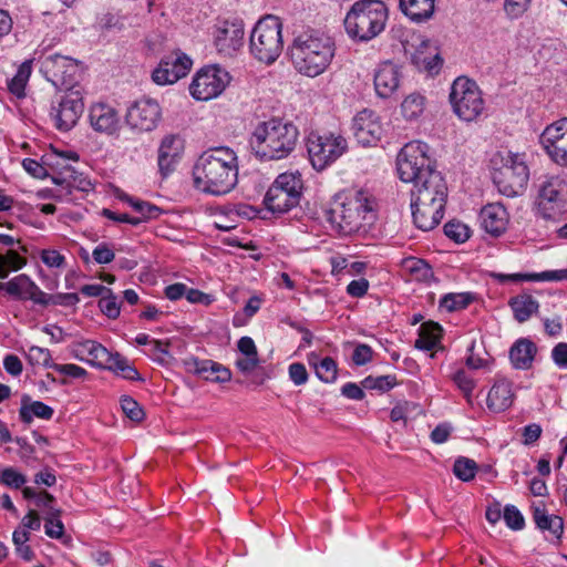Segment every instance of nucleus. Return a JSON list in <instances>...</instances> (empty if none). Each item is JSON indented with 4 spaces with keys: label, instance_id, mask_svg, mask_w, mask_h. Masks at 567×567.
Wrapping results in <instances>:
<instances>
[{
    "label": "nucleus",
    "instance_id": "1",
    "mask_svg": "<svg viewBox=\"0 0 567 567\" xmlns=\"http://www.w3.org/2000/svg\"><path fill=\"white\" fill-rule=\"evenodd\" d=\"M195 187L209 195H226L238 182V164L229 147L205 151L193 167Z\"/></svg>",
    "mask_w": 567,
    "mask_h": 567
},
{
    "label": "nucleus",
    "instance_id": "2",
    "mask_svg": "<svg viewBox=\"0 0 567 567\" xmlns=\"http://www.w3.org/2000/svg\"><path fill=\"white\" fill-rule=\"evenodd\" d=\"M289 54L295 69L300 74L315 78L331 64L336 54V43L324 32L308 30L293 38Z\"/></svg>",
    "mask_w": 567,
    "mask_h": 567
},
{
    "label": "nucleus",
    "instance_id": "3",
    "mask_svg": "<svg viewBox=\"0 0 567 567\" xmlns=\"http://www.w3.org/2000/svg\"><path fill=\"white\" fill-rule=\"evenodd\" d=\"M298 127L279 117L259 122L249 138V146L261 161H279L288 157L296 148Z\"/></svg>",
    "mask_w": 567,
    "mask_h": 567
},
{
    "label": "nucleus",
    "instance_id": "4",
    "mask_svg": "<svg viewBox=\"0 0 567 567\" xmlns=\"http://www.w3.org/2000/svg\"><path fill=\"white\" fill-rule=\"evenodd\" d=\"M375 198L359 190L343 203H338L326 213L327 220L341 235H351L377 218Z\"/></svg>",
    "mask_w": 567,
    "mask_h": 567
},
{
    "label": "nucleus",
    "instance_id": "5",
    "mask_svg": "<svg viewBox=\"0 0 567 567\" xmlns=\"http://www.w3.org/2000/svg\"><path fill=\"white\" fill-rule=\"evenodd\" d=\"M534 214L545 221L558 223L567 213V175L547 173L536 182Z\"/></svg>",
    "mask_w": 567,
    "mask_h": 567
},
{
    "label": "nucleus",
    "instance_id": "6",
    "mask_svg": "<svg viewBox=\"0 0 567 567\" xmlns=\"http://www.w3.org/2000/svg\"><path fill=\"white\" fill-rule=\"evenodd\" d=\"M388 9L379 0L357 1L344 18L346 32L357 42H369L385 28Z\"/></svg>",
    "mask_w": 567,
    "mask_h": 567
},
{
    "label": "nucleus",
    "instance_id": "7",
    "mask_svg": "<svg viewBox=\"0 0 567 567\" xmlns=\"http://www.w3.org/2000/svg\"><path fill=\"white\" fill-rule=\"evenodd\" d=\"M282 24L279 18L268 16L260 19L251 31L249 47L251 54L259 61L271 64L282 52Z\"/></svg>",
    "mask_w": 567,
    "mask_h": 567
},
{
    "label": "nucleus",
    "instance_id": "8",
    "mask_svg": "<svg viewBox=\"0 0 567 567\" xmlns=\"http://www.w3.org/2000/svg\"><path fill=\"white\" fill-rule=\"evenodd\" d=\"M427 144L413 141L406 143L396 157L399 177L404 183H417L434 173L435 162L427 155Z\"/></svg>",
    "mask_w": 567,
    "mask_h": 567
},
{
    "label": "nucleus",
    "instance_id": "9",
    "mask_svg": "<svg viewBox=\"0 0 567 567\" xmlns=\"http://www.w3.org/2000/svg\"><path fill=\"white\" fill-rule=\"evenodd\" d=\"M493 182L499 193L507 197L520 195L529 179V169L523 155L508 154L502 165L494 169Z\"/></svg>",
    "mask_w": 567,
    "mask_h": 567
},
{
    "label": "nucleus",
    "instance_id": "10",
    "mask_svg": "<svg viewBox=\"0 0 567 567\" xmlns=\"http://www.w3.org/2000/svg\"><path fill=\"white\" fill-rule=\"evenodd\" d=\"M450 102L454 113L462 121L476 120L484 111V100L477 84L465 78H457L451 87Z\"/></svg>",
    "mask_w": 567,
    "mask_h": 567
},
{
    "label": "nucleus",
    "instance_id": "11",
    "mask_svg": "<svg viewBox=\"0 0 567 567\" xmlns=\"http://www.w3.org/2000/svg\"><path fill=\"white\" fill-rule=\"evenodd\" d=\"M347 148V141L341 135L310 133L307 138L309 159L317 171H322L336 162Z\"/></svg>",
    "mask_w": 567,
    "mask_h": 567
},
{
    "label": "nucleus",
    "instance_id": "12",
    "mask_svg": "<svg viewBox=\"0 0 567 567\" xmlns=\"http://www.w3.org/2000/svg\"><path fill=\"white\" fill-rule=\"evenodd\" d=\"M229 73L218 65L199 69L189 85L192 96L198 101H209L223 93L229 84Z\"/></svg>",
    "mask_w": 567,
    "mask_h": 567
},
{
    "label": "nucleus",
    "instance_id": "13",
    "mask_svg": "<svg viewBox=\"0 0 567 567\" xmlns=\"http://www.w3.org/2000/svg\"><path fill=\"white\" fill-rule=\"evenodd\" d=\"M41 71L53 86L65 91L74 90L80 73L76 60L60 54L43 58Z\"/></svg>",
    "mask_w": 567,
    "mask_h": 567
},
{
    "label": "nucleus",
    "instance_id": "14",
    "mask_svg": "<svg viewBox=\"0 0 567 567\" xmlns=\"http://www.w3.org/2000/svg\"><path fill=\"white\" fill-rule=\"evenodd\" d=\"M84 111L83 96L79 90L65 91L56 101L52 102L50 117L56 130L69 132L72 130Z\"/></svg>",
    "mask_w": 567,
    "mask_h": 567
},
{
    "label": "nucleus",
    "instance_id": "15",
    "mask_svg": "<svg viewBox=\"0 0 567 567\" xmlns=\"http://www.w3.org/2000/svg\"><path fill=\"white\" fill-rule=\"evenodd\" d=\"M539 141L554 163L567 167V117L548 125Z\"/></svg>",
    "mask_w": 567,
    "mask_h": 567
},
{
    "label": "nucleus",
    "instance_id": "16",
    "mask_svg": "<svg viewBox=\"0 0 567 567\" xmlns=\"http://www.w3.org/2000/svg\"><path fill=\"white\" fill-rule=\"evenodd\" d=\"M192 64V59L185 53L171 52L162 58L158 66L152 73V79L159 85L173 84L189 72Z\"/></svg>",
    "mask_w": 567,
    "mask_h": 567
},
{
    "label": "nucleus",
    "instance_id": "17",
    "mask_svg": "<svg viewBox=\"0 0 567 567\" xmlns=\"http://www.w3.org/2000/svg\"><path fill=\"white\" fill-rule=\"evenodd\" d=\"M125 118L132 128L141 132H151L161 120V107L155 100L143 97L135 101L128 107Z\"/></svg>",
    "mask_w": 567,
    "mask_h": 567
},
{
    "label": "nucleus",
    "instance_id": "18",
    "mask_svg": "<svg viewBox=\"0 0 567 567\" xmlns=\"http://www.w3.org/2000/svg\"><path fill=\"white\" fill-rule=\"evenodd\" d=\"M447 198V186L440 172L435 171L427 177L413 184L411 199L426 203L445 202Z\"/></svg>",
    "mask_w": 567,
    "mask_h": 567
},
{
    "label": "nucleus",
    "instance_id": "19",
    "mask_svg": "<svg viewBox=\"0 0 567 567\" xmlns=\"http://www.w3.org/2000/svg\"><path fill=\"white\" fill-rule=\"evenodd\" d=\"M354 137L363 146H370L380 141L383 127L375 112L363 110L359 112L352 124Z\"/></svg>",
    "mask_w": 567,
    "mask_h": 567
},
{
    "label": "nucleus",
    "instance_id": "20",
    "mask_svg": "<svg viewBox=\"0 0 567 567\" xmlns=\"http://www.w3.org/2000/svg\"><path fill=\"white\" fill-rule=\"evenodd\" d=\"M244 37L241 20L223 21L215 31V45L219 53L231 55L244 45Z\"/></svg>",
    "mask_w": 567,
    "mask_h": 567
},
{
    "label": "nucleus",
    "instance_id": "21",
    "mask_svg": "<svg viewBox=\"0 0 567 567\" xmlns=\"http://www.w3.org/2000/svg\"><path fill=\"white\" fill-rule=\"evenodd\" d=\"M185 143L181 135L168 134L163 137L158 147L157 164L163 176H167L181 161Z\"/></svg>",
    "mask_w": 567,
    "mask_h": 567
},
{
    "label": "nucleus",
    "instance_id": "22",
    "mask_svg": "<svg viewBox=\"0 0 567 567\" xmlns=\"http://www.w3.org/2000/svg\"><path fill=\"white\" fill-rule=\"evenodd\" d=\"M411 199V209L414 225L429 231L435 228L444 216L445 202L426 203Z\"/></svg>",
    "mask_w": 567,
    "mask_h": 567
},
{
    "label": "nucleus",
    "instance_id": "23",
    "mask_svg": "<svg viewBox=\"0 0 567 567\" xmlns=\"http://www.w3.org/2000/svg\"><path fill=\"white\" fill-rule=\"evenodd\" d=\"M480 223L487 234L499 237L507 229L509 214L501 203L487 204L481 209Z\"/></svg>",
    "mask_w": 567,
    "mask_h": 567
},
{
    "label": "nucleus",
    "instance_id": "24",
    "mask_svg": "<svg viewBox=\"0 0 567 567\" xmlns=\"http://www.w3.org/2000/svg\"><path fill=\"white\" fill-rule=\"evenodd\" d=\"M89 120L94 131L109 135L115 133L120 126L117 111L105 103L93 104L89 111Z\"/></svg>",
    "mask_w": 567,
    "mask_h": 567
},
{
    "label": "nucleus",
    "instance_id": "25",
    "mask_svg": "<svg viewBox=\"0 0 567 567\" xmlns=\"http://www.w3.org/2000/svg\"><path fill=\"white\" fill-rule=\"evenodd\" d=\"M400 79L401 72L396 64L391 61L381 63L374 74L377 94L382 99L390 97L398 90Z\"/></svg>",
    "mask_w": 567,
    "mask_h": 567
},
{
    "label": "nucleus",
    "instance_id": "26",
    "mask_svg": "<svg viewBox=\"0 0 567 567\" xmlns=\"http://www.w3.org/2000/svg\"><path fill=\"white\" fill-rule=\"evenodd\" d=\"M186 365L188 371L207 381L225 383L231 379L230 370L213 360L192 359L186 362Z\"/></svg>",
    "mask_w": 567,
    "mask_h": 567
},
{
    "label": "nucleus",
    "instance_id": "27",
    "mask_svg": "<svg viewBox=\"0 0 567 567\" xmlns=\"http://www.w3.org/2000/svg\"><path fill=\"white\" fill-rule=\"evenodd\" d=\"M25 297L27 300H31L33 303L42 307L50 305L70 307L80 301L79 296L73 292L49 295L42 291L32 279H30L28 296Z\"/></svg>",
    "mask_w": 567,
    "mask_h": 567
},
{
    "label": "nucleus",
    "instance_id": "28",
    "mask_svg": "<svg viewBox=\"0 0 567 567\" xmlns=\"http://www.w3.org/2000/svg\"><path fill=\"white\" fill-rule=\"evenodd\" d=\"M73 354L78 360L97 368L106 364L111 358V352L104 346L93 340H84L76 343Z\"/></svg>",
    "mask_w": 567,
    "mask_h": 567
},
{
    "label": "nucleus",
    "instance_id": "29",
    "mask_svg": "<svg viewBox=\"0 0 567 567\" xmlns=\"http://www.w3.org/2000/svg\"><path fill=\"white\" fill-rule=\"evenodd\" d=\"M514 393L512 382L502 378L495 381L486 399L487 408L495 413L503 412L512 406Z\"/></svg>",
    "mask_w": 567,
    "mask_h": 567
},
{
    "label": "nucleus",
    "instance_id": "30",
    "mask_svg": "<svg viewBox=\"0 0 567 567\" xmlns=\"http://www.w3.org/2000/svg\"><path fill=\"white\" fill-rule=\"evenodd\" d=\"M412 63L430 73H437L442 66L443 60L437 49L429 41L423 40L411 55Z\"/></svg>",
    "mask_w": 567,
    "mask_h": 567
},
{
    "label": "nucleus",
    "instance_id": "31",
    "mask_svg": "<svg viewBox=\"0 0 567 567\" xmlns=\"http://www.w3.org/2000/svg\"><path fill=\"white\" fill-rule=\"evenodd\" d=\"M508 306L514 319L519 323L528 321L539 310L538 300L527 291L509 298Z\"/></svg>",
    "mask_w": 567,
    "mask_h": 567
},
{
    "label": "nucleus",
    "instance_id": "32",
    "mask_svg": "<svg viewBox=\"0 0 567 567\" xmlns=\"http://www.w3.org/2000/svg\"><path fill=\"white\" fill-rule=\"evenodd\" d=\"M536 352V344L529 339L522 338L511 347L509 359L515 369L527 370L532 367Z\"/></svg>",
    "mask_w": 567,
    "mask_h": 567
},
{
    "label": "nucleus",
    "instance_id": "33",
    "mask_svg": "<svg viewBox=\"0 0 567 567\" xmlns=\"http://www.w3.org/2000/svg\"><path fill=\"white\" fill-rule=\"evenodd\" d=\"M300 202V197L290 195L278 189V186H270L267 190L264 204L268 210L274 214H284L296 207Z\"/></svg>",
    "mask_w": 567,
    "mask_h": 567
},
{
    "label": "nucleus",
    "instance_id": "34",
    "mask_svg": "<svg viewBox=\"0 0 567 567\" xmlns=\"http://www.w3.org/2000/svg\"><path fill=\"white\" fill-rule=\"evenodd\" d=\"M53 413L54 411L51 406L41 401H32L28 394L22 395L19 416L24 424H30L33 417L50 420Z\"/></svg>",
    "mask_w": 567,
    "mask_h": 567
},
{
    "label": "nucleus",
    "instance_id": "35",
    "mask_svg": "<svg viewBox=\"0 0 567 567\" xmlns=\"http://www.w3.org/2000/svg\"><path fill=\"white\" fill-rule=\"evenodd\" d=\"M402 12L414 22L429 20L435 9V0H400Z\"/></svg>",
    "mask_w": 567,
    "mask_h": 567
},
{
    "label": "nucleus",
    "instance_id": "36",
    "mask_svg": "<svg viewBox=\"0 0 567 567\" xmlns=\"http://www.w3.org/2000/svg\"><path fill=\"white\" fill-rule=\"evenodd\" d=\"M533 518L536 526L545 532H549L554 538H560L564 532L563 518L557 515H549L543 506H534Z\"/></svg>",
    "mask_w": 567,
    "mask_h": 567
},
{
    "label": "nucleus",
    "instance_id": "37",
    "mask_svg": "<svg viewBox=\"0 0 567 567\" xmlns=\"http://www.w3.org/2000/svg\"><path fill=\"white\" fill-rule=\"evenodd\" d=\"M442 328L435 322H425L419 329L415 348L420 350H433L440 342Z\"/></svg>",
    "mask_w": 567,
    "mask_h": 567
},
{
    "label": "nucleus",
    "instance_id": "38",
    "mask_svg": "<svg viewBox=\"0 0 567 567\" xmlns=\"http://www.w3.org/2000/svg\"><path fill=\"white\" fill-rule=\"evenodd\" d=\"M556 272L549 270L542 272H527V274H502L493 272L491 276L499 284L506 282H522V281H551V279L559 278Z\"/></svg>",
    "mask_w": 567,
    "mask_h": 567
},
{
    "label": "nucleus",
    "instance_id": "39",
    "mask_svg": "<svg viewBox=\"0 0 567 567\" xmlns=\"http://www.w3.org/2000/svg\"><path fill=\"white\" fill-rule=\"evenodd\" d=\"M118 199L128 204L136 213L146 220L156 219L163 213L162 208L148 202L135 198L128 194L121 193Z\"/></svg>",
    "mask_w": 567,
    "mask_h": 567
},
{
    "label": "nucleus",
    "instance_id": "40",
    "mask_svg": "<svg viewBox=\"0 0 567 567\" xmlns=\"http://www.w3.org/2000/svg\"><path fill=\"white\" fill-rule=\"evenodd\" d=\"M30 279L25 274L18 275L7 282H0V290H6L14 299L27 300Z\"/></svg>",
    "mask_w": 567,
    "mask_h": 567
},
{
    "label": "nucleus",
    "instance_id": "41",
    "mask_svg": "<svg viewBox=\"0 0 567 567\" xmlns=\"http://www.w3.org/2000/svg\"><path fill=\"white\" fill-rule=\"evenodd\" d=\"M272 186H278V189L282 190L284 193L301 197L302 181L300 174L298 173L280 174L272 183Z\"/></svg>",
    "mask_w": 567,
    "mask_h": 567
},
{
    "label": "nucleus",
    "instance_id": "42",
    "mask_svg": "<svg viewBox=\"0 0 567 567\" xmlns=\"http://www.w3.org/2000/svg\"><path fill=\"white\" fill-rule=\"evenodd\" d=\"M424 109L425 96L416 92L408 95L401 104L403 116L410 121L417 118L423 113Z\"/></svg>",
    "mask_w": 567,
    "mask_h": 567
},
{
    "label": "nucleus",
    "instance_id": "43",
    "mask_svg": "<svg viewBox=\"0 0 567 567\" xmlns=\"http://www.w3.org/2000/svg\"><path fill=\"white\" fill-rule=\"evenodd\" d=\"M473 299L474 297L470 292L447 293L441 299L440 306L453 312L465 309Z\"/></svg>",
    "mask_w": 567,
    "mask_h": 567
},
{
    "label": "nucleus",
    "instance_id": "44",
    "mask_svg": "<svg viewBox=\"0 0 567 567\" xmlns=\"http://www.w3.org/2000/svg\"><path fill=\"white\" fill-rule=\"evenodd\" d=\"M27 360L32 367H43L54 370V363L52 361L51 352L47 348L32 346L27 352Z\"/></svg>",
    "mask_w": 567,
    "mask_h": 567
},
{
    "label": "nucleus",
    "instance_id": "45",
    "mask_svg": "<svg viewBox=\"0 0 567 567\" xmlns=\"http://www.w3.org/2000/svg\"><path fill=\"white\" fill-rule=\"evenodd\" d=\"M31 69L28 63H23L17 74L8 82L9 91L18 97L24 96V89L30 76Z\"/></svg>",
    "mask_w": 567,
    "mask_h": 567
},
{
    "label": "nucleus",
    "instance_id": "46",
    "mask_svg": "<svg viewBox=\"0 0 567 567\" xmlns=\"http://www.w3.org/2000/svg\"><path fill=\"white\" fill-rule=\"evenodd\" d=\"M477 471V464L475 461L467 457H458L454 462L453 473L463 482H468L475 477Z\"/></svg>",
    "mask_w": 567,
    "mask_h": 567
},
{
    "label": "nucleus",
    "instance_id": "47",
    "mask_svg": "<svg viewBox=\"0 0 567 567\" xmlns=\"http://www.w3.org/2000/svg\"><path fill=\"white\" fill-rule=\"evenodd\" d=\"M312 364L316 369L317 377L321 381L330 383L337 379L338 368L336 361L332 358L326 357L318 363L313 362Z\"/></svg>",
    "mask_w": 567,
    "mask_h": 567
},
{
    "label": "nucleus",
    "instance_id": "48",
    "mask_svg": "<svg viewBox=\"0 0 567 567\" xmlns=\"http://www.w3.org/2000/svg\"><path fill=\"white\" fill-rule=\"evenodd\" d=\"M61 511H51L45 514L44 532L50 538L59 539L64 534V525L60 520Z\"/></svg>",
    "mask_w": 567,
    "mask_h": 567
},
{
    "label": "nucleus",
    "instance_id": "49",
    "mask_svg": "<svg viewBox=\"0 0 567 567\" xmlns=\"http://www.w3.org/2000/svg\"><path fill=\"white\" fill-rule=\"evenodd\" d=\"M395 377L393 375H369L363 379L362 386L367 390H378L380 392H386L395 385Z\"/></svg>",
    "mask_w": 567,
    "mask_h": 567
},
{
    "label": "nucleus",
    "instance_id": "50",
    "mask_svg": "<svg viewBox=\"0 0 567 567\" xmlns=\"http://www.w3.org/2000/svg\"><path fill=\"white\" fill-rule=\"evenodd\" d=\"M444 234L455 243H464L470 238V228L461 221L452 220L444 225Z\"/></svg>",
    "mask_w": 567,
    "mask_h": 567
},
{
    "label": "nucleus",
    "instance_id": "51",
    "mask_svg": "<svg viewBox=\"0 0 567 567\" xmlns=\"http://www.w3.org/2000/svg\"><path fill=\"white\" fill-rule=\"evenodd\" d=\"M99 307L110 319H116L120 316V303L111 289L100 299Z\"/></svg>",
    "mask_w": 567,
    "mask_h": 567
},
{
    "label": "nucleus",
    "instance_id": "52",
    "mask_svg": "<svg viewBox=\"0 0 567 567\" xmlns=\"http://www.w3.org/2000/svg\"><path fill=\"white\" fill-rule=\"evenodd\" d=\"M25 482L27 477L13 467H6L1 472L0 483L2 485L19 489L25 484Z\"/></svg>",
    "mask_w": 567,
    "mask_h": 567
},
{
    "label": "nucleus",
    "instance_id": "53",
    "mask_svg": "<svg viewBox=\"0 0 567 567\" xmlns=\"http://www.w3.org/2000/svg\"><path fill=\"white\" fill-rule=\"evenodd\" d=\"M121 408L124 414L134 422H140L144 419V411L141 405L131 396H123L121 399Z\"/></svg>",
    "mask_w": 567,
    "mask_h": 567
},
{
    "label": "nucleus",
    "instance_id": "54",
    "mask_svg": "<svg viewBox=\"0 0 567 567\" xmlns=\"http://www.w3.org/2000/svg\"><path fill=\"white\" fill-rule=\"evenodd\" d=\"M504 520L506 525L514 530H519L524 527L525 520L522 513L514 505H506L504 508Z\"/></svg>",
    "mask_w": 567,
    "mask_h": 567
},
{
    "label": "nucleus",
    "instance_id": "55",
    "mask_svg": "<svg viewBox=\"0 0 567 567\" xmlns=\"http://www.w3.org/2000/svg\"><path fill=\"white\" fill-rule=\"evenodd\" d=\"M455 384L463 392L468 403H472V391L475 386V383L472 378L467 375V373L463 370L457 371L453 378Z\"/></svg>",
    "mask_w": 567,
    "mask_h": 567
},
{
    "label": "nucleus",
    "instance_id": "56",
    "mask_svg": "<svg viewBox=\"0 0 567 567\" xmlns=\"http://www.w3.org/2000/svg\"><path fill=\"white\" fill-rule=\"evenodd\" d=\"M532 0H505L504 10L511 19L522 17L530 6Z\"/></svg>",
    "mask_w": 567,
    "mask_h": 567
},
{
    "label": "nucleus",
    "instance_id": "57",
    "mask_svg": "<svg viewBox=\"0 0 567 567\" xmlns=\"http://www.w3.org/2000/svg\"><path fill=\"white\" fill-rule=\"evenodd\" d=\"M92 257L96 264L104 265L112 262L115 254L107 244L102 243L93 249Z\"/></svg>",
    "mask_w": 567,
    "mask_h": 567
},
{
    "label": "nucleus",
    "instance_id": "58",
    "mask_svg": "<svg viewBox=\"0 0 567 567\" xmlns=\"http://www.w3.org/2000/svg\"><path fill=\"white\" fill-rule=\"evenodd\" d=\"M373 350L370 346L360 343L352 353V361L355 365H364L372 360Z\"/></svg>",
    "mask_w": 567,
    "mask_h": 567
},
{
    "label": "nucleus",
    "instance_id": "59",
    "mask_svg": "<svg viewBox=\"0 0 567 567\" xmlns=\"http://www.w3.org/2000/svg\"><path fill=\"white\" fill-rule=\"evenodd\" d=\"M289 377L296 385L305 384L308 380V372L305 364L295 362L289 365Z\"/></svg>",
    "mask_w": 567,
    "mask_h": 567
},
{
    "label": "nucleus",
    "instance_id": "60",
    "mask_svg": "<svg viewBox=\"0 0 567 567\" xmlns=\"http://www.w3.org/2000/svg\"><path fill=\"white\" fill-rule=\"evenodd\" d=\"M551 359L554 363L563 370L567 369V343L559 342L551 350Z\"/></svg>",
    "mask_w": 567,
    "mask_h": 567
},
{
    "label": "nucleus",
    "instance_id": "61",
    "mask_svg": "<svg viewBox=\"0 0 567 567\" xmlns=\"http://www.w3.org/2000/svg\"><path fill=\"white\" fill-rule=\"evenodd\" d=\"M54 370L61 374L71 377L73 379H81L87 374L85 369H83L82 367H79L76 364H72V363H69V364L56 363L54 365Z\"/></svg>",
    "mask_w": 567,
    "mask_h": 567
},
{
    "label": "nucleus",
    "instance_id": "62",
    "mask_svg": "<svg viewBox=\"0 0 567 567\" xmlns=\"http://www.w3.org/2000/svg\"><path fill=\"white\" fill-rule=\"evenodd\" d=\"M3 367L13 377L20 375L23 370L22 362L16 354H7L3 359Z\"/></svg>",
    "mask_w": 567,
    "mask_h": 567
},
{
    "label": "nucleus",
    "instance_id": "63",
    "mask_svg": "<svg viewBox=\"0 0 567 567\" xmlns=\"http://www.w3.org/2000/svg\"><path fill=\"white\" fill-rule=\"evenodd\" d=\"M41 260L48 267H61L64 262V256L53 249H44L41 252Z\"/></svg>",
    "mask_w": 567,
    "mask_h": 567
},
{
    "label": "nucleus",
    "instance_id": "64",
    "mask_svg": "<svg viewBox=\"0 0 567 567\" xmlns=\"http://www.w3.org/2000/svg\"><path fill=\"white\" fill-rule=\"evenodd\" d=\"M368 288H369L368 280L364 279V278H360V279H357V280H352L348 285L347 292L351 297L360 298V297H363L367 293Z\"/></svg>",
    "mask_w": 567,
    "mask_h": 567
}]
</instances>
